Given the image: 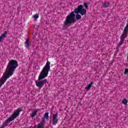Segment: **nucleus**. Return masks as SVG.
Returning <instances> with one entry per match:
<instances>
[{
  "label": "nucleus",
  "mask_w": 128,
  "mask_h": 128,
  "mask_svg": "<svg viewBox=\"0 0 128 128\" xmlns=\"http://www.w3.org/2000/svg\"><path fill=\"white\" fill-rule=\"evenodd\" d=\"M25 44H26V48H28V50L30 49V40L28 38H27L26 40Z\"/></svg>",
  "instance_id": "10"
},
{
  "label": "nucleus",
  "mask_w": 128,
  "mask_h": 128,
  "mask_svg": "<svg viewBox=\"0 0 128 128\" xmlns=\"http://www.w3.org/2000/svg\"><path fill=\"white\" fill-rule=\"evenodd\" d=\"M50 62H47L46 66L44 67L42 71L40 73L38 81H36V84L38 88H39V90H42V88L46 84H48L47 79H44L48 76V72L50 70Z\"/></svg>",
  "instance_id": "2"
},
{
  "label": "nucleus",
  "mask_w": 128,
  "mask_h": 128,
  "mask_svg": "<svg viewBox=\"0 0 128 128\" xmlns=\"http://www.w3.org/2000/svg\"><path fill=\"white\" fill-rule=\"evenodd\" d=\"M48 112L45 113L42 118H44V120H46H46H48Z\"/></svg>",
  "instance_id": "12"
},
{
  "label": "nucleus",
  "mask_w": 128,
  "mask_h": 128,
  "mask_svg": "<svg viewBox=\"0 0 128 128\" xmlns=\"http://www.w3.org/2000/svg\"><path fill=\"white\" fill-rule=\"evenodd\" d=\"M104 8H108L110 6V3L108 2H104L103 4Z\"/></svg>",
  "instance_id": "15"
},
{
  "label": "nucleus",
  "mask_w": 128,
  "mask_h": 128,
  "mask_svg": "<svg viewBox=\"0 0 128 128\" xmlns=\"http://www.w3.org/2000/svg\"><path fill=\"white\" fill-rule=\"evenodd\" d=\"M39 16L38 14H36L34 16H32V18H34V20H38V18Z\"/></svg>",
  "instance_id": "16"
},
{
  "label": "nucleus",
  "mask_w": 128,
  "mask_h": 128,
  "mask_svg": "<svg viewBox=\"0 0 128 128\" xmlns=\"http://www.w3.org/2000/svg\"><path fill=\"white\" fill-rule=\"evenodd\" d=\"M126 36L124 34H122L120 36V40H124V38H126Z\"/></svg>",
  "instance_id": "14"
},
{
  "label": "nucleus",
  "mask_w": 128,
  "mask_h": 128,
  "mask_svg": "<svg viewBox=\"0 0 128 128\" xmlns=\"http://www.w3.org/2000/svg\"><path fill=\"white\" fill-rule=\"evenodd\" d=\"M22 110V109L18 108L16 111H15L13 114L10 117L11 120H14V118H16L18 116H20V112Z\"/></svg>",
  "instance_id": "4"
},
{
  "label": "nucleus",
  "mask_w": 128,
  "mask_h": 128,
  "mask_svg": "<svg viewBox=\"0 0 128 128\" xmlns=\"http://www.w3.org/2000/svg\"><path fill=\"white\" fill-rule=\"evenodd\" d=\"M10 122H12V120L9 118L8 119H7L2 125L1 128H4Z\"/></svg>",
  "instance_id": "7"
},
{
  "label": "nucleus",
  "mask_w": 128,
  "mask_h": 128,
  "mask_svg": "<svg viewBox=\"0 0 128 128\" xmlns=\"http://www.w3.org/2000/svg\"><path fill=\"white\" fill-rule=\"evenodd\" d=\"M80 14L81 16H84L86 14V10L84 8V6L78 5V8H75L74 11L72 12L71 14L66 17L64 22V26H70L71 24H74L76 22V14Z\"/></svg>",
  "instance_id": "1"
},
{
  "label": "nucleus",
  "mask_w": 128,
  "mask_h": 128,
  "mask_svg": "<svg viewBox=\"0 0 128 128\" xmlns=\"http://www.w3.org/2000/svg\"><path fill=\"white\" fill-rule=\"evenodd\" d=\"M128 100L127 99H124L122 100V104H128Z\"/></svg>",
  "instance_id": "17"
},
{
  "label": "nucleus",
  "mask_w": 128,
  "mask_h": 128,
  "mask_svg": "<svg viewBox=\"0 0 128 128\" xmlns=\"http://www.w3.org/2000/svg\"><path fill=\"white\" fill-rule=\"evenodd\" d=\"M76 14L75 15L76 16V20H80V18H82V16H80V14Z\"/></svg>",
  "instance_id": "11"
},
{
  "label": "nucleus",
  "mask_w": 128,
  "mask_h": 128,
  "mask_svg": "<svg viewBox=\"0 0 128 128\" xmlns=\"http://www.w3.org/2000/svg\"><path fill=\"white\" fill-rule=\"evenodd\" d=\"M94 84V82H92L90 84L88 85V86L85 88V90H90V88H92V86Z\"/></svg>",
  "instance_id": "9"
},
{
  "label": "nucleus",
  "mask_w": 128,
  "mask_h": 128,
  "mask_svg": "<svg viewBox=\"0 0 128 128\" xmlns=\"http://www.w3.org/2000/svg\"><path fill=\"white\" fill-rule=\"evenodd\" d=\"M124 40H120V42L119 44H118V46H122V44H124Z\"/></svg>",
  "instance_id": "20"
},
{
  "label": "nucleus",
  "mask_w": 128,
  "mask_h": 128,
  "mask_svg": "<svg viewBox=\"0 0 128 128\" xmlns=\"http://www.w3.org/2000/svg\"><path fill=\"white\" fill-rule=\"evenodd\" d=\"M124 74H128V68H126L124 72Z\"/></svg>",
  "instance_id": "21"
},
{
  "label": "nucleus",
  "mask_w": 128,
  "mask_h": 128,
  "mask_svg": "<svg viewBox=\"0 0 128 128\" xmlns=\"http://www.w3.org/2000/svg\"><path fill=\"white\" fill-rule=\"evenodd\" d=\"M58 112H56V114H53V119L52 124L54 126H56V124H58Z\"/></svg>",
  "instance_id": "5"
},
{
  "label": "nucleus",
  "mask_w": 128,
  "mask_h": 128,
  "mask_svg": "<svg viewBox=\"0 0 128 128\" xmlns=\"http://www.w3.org/2000/svg\"><path fill=\"white\" fill-rule=\"evenodd\" d=\"M84 6L86 9L88 8V3L84 2Z\"/></svg>",
  "instance_id": "18"
},
{
  "label": "nucleus",
  "mask_w": 128,
  "mask_h": 128,
  "mask_svg": "<svg viewBox=\"0 0 128 128\" xmlns=\"http://www.w3.org/2000/svg\"><path fill=\"white\" fill-rule=\"evenodd\" d=\"M46 125V119L42 118V120L40 124H38L37 128H44Z\"/></svg>",
  "instance_id": "6"
},
{
  "label": "nucleus",
  "mask_w": 128,
  "mask_h": 128,
  "mask_svg": "<svg viewBox=\"0 0 128 128\" xmlns=\"http://www.w3.org/2000/svg\"><path fill=\"white\" fill-rule=\"evenodd\" d=\"M6 34H8V32L6 31L2 36H0V42H2V40L4 38H6Z\"/></svg>",
  "instance_id": "8"
},
{
  "label": "nucleus",
  "mask_w": 128,
  "mask_h": 128,
  "mask_svg": "<svg viewBox=\"0 0 128 128\" xmlns=\"http://www.w3.org/2000/svg\"><path fill=\"white\" fill-rule=\"evenodd\" d=\"M36 114H38V110H34L32 112V118H34V116H36Z\"/></svg>",
  "instance_id": "13"
},
{
  "label": "nucleus",
  "mask_w": 128,
  "mask_h": 128,
  "mask_svg": "<svg viewBox=\"0 0 128 128\" xmlns=\"http://www.w3.org/2000/svg\"><path fill=\"white\" fill-rule=\"evenodd\" d=\"M1 87H2V84H0V88H1Z\"/></svg>",
  "instance_id": "22"
},
{
  "label": "nucleus",
  "mask_w": 128,
  "mask_h": 128,
  "mask_svg": "<svg viewBox=\"0 0 128 128\" xmlns=\"http://www.w3.org/2000/svg\"><path fill=\"white\" fill-rule=\"evenodd\" d=\"M125 36H128V30H126V29H124V33H123Z\"/></svg>",
  "instance_id": "19"
},
{
  "label": "nucleus",
  "mask_w": 128,
  "mask_h": 128,
  "mask_svg": "<svg viewBox=\"0 0 128 128\" xmlns=\"http://www.w3.org/2000/svg\"><path fill=\"white\" fill-rule=\"evenodd\" d=\"M17 66H18V61L14 60L9 61L6 68V72L4 73L2 76V80H1L0 82L1 86H2L6 82V80L10 78L14 74V72Z\"/></svg>",
  "instance_id": "3"
}]
</instances>
